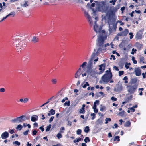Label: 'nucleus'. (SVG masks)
I'll list each match as a JSON object with an SVG mask.
<instances>
[{
	"instance_id": "680f3d73",
	"label": "nucleus",
	"mask_w": 146,
	"mask_h": 146,
	"mask_svg": "<svg viewBox=\"0 0 146 146\" xmlns=\"http://www.w3.org/2000/svg\"><path fill=\"white\" fill-rule=\"evenodd\" d=\"M105 109V107L104 106L101 107L100 109V110L101 111H103Z\"/></svg>"
},
{
	"instance_id": "a19ab883",
	"label": "nucleus",
	"mask_w": 146,
	"mask_h": 146,
	"mask_svg": "<svg viewBox=\"0 0 146 146\" xmlns=\"http://www.w3.org/2000/svg\"><path fill=\"white\" fill-rule=\"evenodd\" d=\"M135 58L134 57H132V60L133 61V62L135 64H137V62L136 60H135Z\"/></svg>"
},
{
	"instance_id": "13d9d810",
	"label": "nucleus",
	"mask_w": 146,
	"mask_h": 146,
	"mask_svg": "<svg viewBox=\"0 0 146 146\" xmlns=\"http://www.w3.org/2000/svg\"><path fill=\"white\" fill-rule=\"evenodd\" d=\"M117 0H112V1H110V3H112V2H113V3H112L113 5H114L115 4V2Z\"/></svg>"
},
{
	"instance_id": "a211bd4d",
	"label": "nucleus",
	"mask_w": 146,
	"mask_h": 146,
	"mask_svg": "<svg viewBox=\"0 0 146 146\" xmlns=\"http://www.w3.org/2000/svg\"><path fill=\"white\" fill-rule=\"evenodd\" d=\"M111 25L110 24L109 25V28H110V31H114L115 30V29L117 27L116 25H113V27H111V25Z\"/></svg>"
},
{
	"instance_id": "aec40b11",
	"label": "nucleus",
	"mask_w": 146,
	"mask_h": 146,
	"mask_svg": "<svg viewBox=\"0 0 146 146\" xmlns=\"http://www.w3.org/2000/svg\"><path fill=\"white\" fill-rule=\"evenodd\" d=\"M49 112L48 114V116H50L51 115H54L55 114V110L52 109L49 111Z\"/></svg>"
},
{
	"instance_id": "0e129e2a",
	"label": "nucleus",
	"mask_w": 146,
	"mask_h": 146,
	"mask_svg": "<svg viewBox=\"0 0 146 146\" xmlns=\"http://www.w3.org/2000/svg\"><path fill=\"white\" fill-rule=\"evenodd\" d=\"M37 133V131L36 130H34L33 131L32 134L33 135H36Z\"/></svg>"
},
{
	"instance_id": "e433bc0d",
	"label": "nucleus",
	"mask_w": 146,
	"mask_h": 146,
	"mask_svg": "<svg viewBox=\"0 0 146 146\" xmlns=\"http://www.w3.org/2000/svg\"><path fill=\"white\" fill-rule=\"evenodd\" d=\"M105 124H107L108 123V121L110 122L111 121V119L110 118H106L105 119Z\"/></svg>"
},
{
	"instance_id": "ea45409f",
	"label": "nucleus",
	"mask_w": 146,
	"mask_h": 146,
	"mask_svg": "<svg viewBox=\"0 0 146 146\" xmlns=\"http://www.w3.org/2000/svg\"><path fill=\"white\" fill-rule=\"evenodd\" d=\"M84 141L86 143H87V142H90V140L89 137H86L85 139H84Z\"/></svg>"
},
{
	"instance_id": "1a4fd4ad",
	"label": "nucleus",
	"mask_w": 146,
	"mask_h": 146,
	"mask_svg": "<svg viewBox=\"0 0 146 146\" xmlns=\"http://www.w3.org/2000/svg\"><path fill=\"white\" fill-rule=\"evenodd\" d=\"M134 72L136 76H139L141 74V70L139 68H135L134 69Z\"/></svg>"
},
{
	"instance_id": "5701e85b",
	"label": "nucleus",
	"mask_w": 146,
	"mask_h": 146,
	"mask_svg": "<svg viewBox=\"0 0 146 146\" xmlns=\"http://www.w3.org/2000/svg\"><path fill=\"white\" fill-rule=\"evenodd\" d=\"M102 120L101 119H99L96 121V125H98L99 124H101L102 123Z\"/></svg>"
},
{
	"instance_id": "f3484780",
	"label": "nucleus",
	"mask_w": 146,
	"mask_h": 146,
	"mask_svg": "<svg viewBox=\"0 0 146 146\" xmlns=\"http://www.w3.org/2000/svg\"><path fill=\"white\" fill-rule=\"evenodd\" d=\"M34 43L37 42L38 41V39L35 36H33L31 40Z\"/></svg>"
},
{
	"instance_id": "f8f14e48",
	"label": "nucleus",
	"mask_w": 146,
	"mask_h": 146,
	"mask_svg": "<svg viewBox=\"0 0 146 146\" xmlns=\"http://www.w3.org/2000/svg\"><path fill=\"white\" fill-rule=\"evenodd\" d=\"M88 76H94V75L95 74V72L91 69H89L87 72Z\"/></svg>"
},
{
	"instance_id": "473e14b6",
	"label": "nucleus",
	"mask_w": 146,
	"mask_h": 146,
	"mask_svg": "<svg viewBox=\"0 0 146 146\" xmlns=\"http://www.w3.org/2000/svg\"><path fill=\"white\" fill-rule=\"evenodd\" d=\"M125 111H123L119 113L118 115L120 116H123L124 115Z\"/></svg>"
},
{
	"instance_id": "79ce46f5",
	"label": "nucleus",
	"mask_w": 146,
	"mask_h": 146,
	"mask_svg": "<svg viewBox=\"0 0 146 146\" xmlns=\"http://www.w3.org/2000/svg\"><path fill=\"white\" fill-rule=\"evenodd\" d=\"M129 34L130 35V39H132L134 36L133 35V33L132 32H130L129 33Z\"/></svg>"
},
{
	"instance_id": "c9c22d12",
	"label": "nucleus",
	"mask_w": 146,
	"mask_h": 146,
	"mask_svg": "<svg viewBox=\"0 0 146 146\" xmlns=\"http://www.w3.org/2000/svg\"><path fill=\"white\" fill-rule=\"evenodd\" d=\"M136 49L133 48L132 50V52H131V54H134V53H136Z\"/></svg>"
},
{
	"instance_id": "e2e57ef3",
	"label": "nucleus",
	"mask_w": 146,
	"mask_h": 146,
	"mask_svg": "<svg viewBox=\"0 0 146 146\" xmlns=\"http://www.w3.org/2000/svg\"><path fill=\"white\" fill-rule=\"evenodd\" d=\"M51 99H49V100H48V101H47V102H46V103H44V104H43V105H41L40 106L41 107H42V106H44L45 105V104H47L49 102V100H50Z\"/></svg>"
},
{
	"instance_id": "b1692460",
	"label": "nucleus",
	"mask_w": 146,
	"mask_h": 146,
	"mask_svg": "<svg viewBox=\"0 0 146 146\" xmlns=\"http://www.w3.org/2000/svg\"><path fill=\"white\" fill-rule=\"evenodd\" d=\"M124 125L125 127H129L131 125V122L129 121H128L125 123Z\"/></svg>"
},
{
	"instance_id": "49530a36",
	"label": "nucleus",
	"mask_w": 146,
	"mask_h": 146,
	"mask_svg": "<svg viewBox=\"0 0 146 146\" xmlns=\"http://www.w3.org/2000/svg\"><path fill=\"white\" fill-rule=\"evenodd\" d=\"M95 114L94 113H92L91 114V115L93 116V117L91 118V119L92 120H93L95 118Z\"/></svg>"
},
{
	"instance_id": "6ab92c4d",
	"label": "nucleus",
	"mask_w": 146,
	"mask_h": 146,
	"mask_svg": "<svg viewBox=\"0 0 146 146\" xmlns=\"http://www.w3.org/2000/svg\"><path fill=\"white\" fill-rule=\"evenodd\" d=\"M97 56L96 55L95 53L94 54V55L93 57V58L92 57V55L91 56V60H94V61H97L98 60V58L97 57Z\"/></svg>"
},
{
	"instance_id": "09e8293b",
	"label": "nucleus",
	"mask_w": 146,
	"mask_h": 146,
	"mask_svg": "<svg viewBox=\"0 0 146 146\" xmlns=\"http://www.w3.org/2000/svg\"><path fill=\"white\" fill-rule=\"evenodd\" d=\"M119 136H116L114 138V141H115V140H117L118 141H119L120 139H119Z\"/></svg>"
},
{
	"instance_id": "2eb2a0df",
	"label": "nucleus",
	"mask_w": 146,
	"mask_h": 146,
	"mask_svg": "<svg viewBox=\"0 0 146 146\" xmlns=\"http://www.w3.org/2000/svg\"><path fill=\"white\" fill-rule=\"evenodd\" d=\"M129 31L128 29H125L124 31L121 33L120 35L122 36H126Z\"/></svg>"
},
{
	"instance_id": "393cba45",
	"label": "nucleus",
	"mask_w": 146,
	"mask_h": 146,
	"mask_svg": "<svg viewBox=\"0 0 146 146\" xmlns=\"http://www.w3.org/2000/svg\"><path fill=\"white\" fill-rule=\"evenodd\" d=\"M90 130L89 127L88 126H86L84 129V131L86 133H88Z\"/></svg>"
},
{
	"instance_id": "2f4dec72",
	"label": "nucleus",
	"mask_w": 146,
	"mask_h": 146,
	"mask_svg": "<svg viewBox=\"0 0 146 146\" xmlns=\"http://www.w3.org/2000/svg\"><path fill=\"white\" fill-rule=\"evenodd\" d=\"M65 128L64 127H62L61 129L60 130V131L59 133H63L64 132V131L65 130Z\"/></svg>"
},
{
	"instance_id": "de8ad7c7",
	"label": "nucleus",
	"mask_w": 146,
	"mask_h": 146,
	"mask_svg": "<svg viewBox=\"0 0 146 146\" xmlns=\"http://www.w3.org/2000/svg\"><path fill=\"white\" fill-rule=\"evenodd\" d=\"M119 76H120L123 74L124 71H119Z\"/></svg>"
},
{
	"instance_id": "4468645a",
	"label": "nucleus",
	"mask_w": 146,
	"mask_h": 146,
	"mask_svg": "<svg viewBox=\"0 0 146 146\" xmlns=\"http://www.w3.org/2000/svg\"><path fill=\"white\" fill-rule=\"evenodd\" d=\"M105 64H102L99 66V70L101 71V73H102L104 70Z\"/></svg>"
},
{
	"instance_id": "37998d69",
	"label": "nucleus",
	"mask_w": 146,
	"mask_h": 146,
	"mask_svg": "<svg viewBox=\"0 0 146 146\" xmlns=\"http://www.w3.org/2000/svg\"><path fill=\"white\" fill-rule=\"evenodd\" d=\"M123 79V80H124L125 81L124 82L125 83H128V81H127V80L128 79V78H127V76H125V77H124Z\"/></svg>"
},
{
	"instance_id": "0eeeda50",
	"label": "nucleus",
	"mask_w": 146,
	"mask_h": 146,
	"mask_svg": "<svg viewBox=\"0 0 146 146\" xmlns=\"http://www.w3.org/2000/svg\"><path fill=\"white\" fill-rule=\"evenodd\" d=\"M84 15L88 19V20L90 22V24L91 26H92L93 24V21H92L90 16L89 15L88 13L86 12H84Z\"/></svg>"
},
{
	"instance_id": "ddd939ff",
	"label": "nucleus",
	"mask_w": 146,
	"mask_h": 146,
	"mask_svg": "<svg viewBox=\"0 0 146 146\" xmlns=\"http://www.w3.org/2000/svg\"><path fill=\"white\" fill-rule=\"evenodd\" d=\"M9 136V134L7 132L5 131L1 135V138L3 139L7 138Z\"/></svg>"
},
{
	"instance_id": "c85d7f7f",
	"label": "nucleus",
	"mask_w": 146,
	"mask_h": 146,
	"mask_svg": "<svg viewBox=\"0 0 146 146\" xmlns=\"http://www.w3.org/2000/svg\"><path fill=\"white\" fill-rule=\"evenodd\" d=\"M51 124H49L48 126L46 128V132H48L49 131L51 128Z\"/></svg>"
},
{
	"instance_id": "cd10ccee",
	"label": "nucleus",
	"mask_w": 146,
	"mask_h": 146,
	"mask_svg": "<svg viewBox=\"0 0 146 146\" xmlns=\"http://www.w3.org/2000/svg\"><path fill=\"white\" fill-rule=\"evenodd\" d=\"M23 127L22 125L20 124H19L17 125V127L16 128V129H19L20 130H21Z\"/></svg>"
},
{
	"instance_id": "338daca9",
	"label": "nucleus",
	"mask_w": 146,
	"mask_h": 146,
	"mask_svg": "<svg viewBox=\"0 0 146 146\" xmlns=\"http://www.w3.org/2000/svg\"><path fill=\"white\" fill-rule=\"evenodd\" d=\"M140 61L141 62H142L143 63H144V62L143 61V60H144V58L143 57H140Z\"/></svg>"
},
{
	"instance_id": "a18cd8bd",
	"label": "nucleus",
	"mask_w": 146,
	"mask_h": 146,
	"mask_svg": "<svg viewBox=\"0 0 146 146\" xmlns=\"http://www.w3.org/2000/svg\"><path fill=\"white\" fill-rule=\"evenodd\" d=\"M13 143V144H15L17 145H18V146L20 145V143L19 142H18V141H17L14 142Z\"/></svg>"
},
{
	"instance_id": "4be33fe9",
	"label": "nucleus",
	"mask_w": 146,
	"mask_h": 146,
	"mask_svg": "<svg viewBox=\"0 0 146 146\" xmlns=\"http://www.w3.org/2000/svg\"><path fill=\"white\" fill-rule=\"evenodd\" d=\"M123 89L122 86L121 85H118L117 87V90L118 92H120Z\"/></svg>"
},
{
	"instance_id": "39448f33",
	"label": "nucleus",
	"mask_w": 146,
	"mask_h": 146,
	"mask_svg": "<svg viewBox=\"0 0 146 146\" xmlns=\"http://www.w3.org/2000/svg\"><path fill=\"white\" fill-rule=\"evenodd\" d=\"M27 119L25 116L22 115L12 119L11 121L13 123H19L25 121Z\"/></svg>"
},
{
	"instance_id": "f03ea898",
	"label": "nucleus",
	"mask_w": 146,
	"mask_h": 146,
	"mask_svg": "<svg viewBox=\"0 0 146 146\" xmlns=\"http://www.w3.org/2000/svg\"><path fill=\"white\" fill-rule=\"evenodd\" d=\"M112 77V74L109 70L106 72L105 74L102 77L101 79L104 84H107L111 79Z\"/></svg>"
},
{
	"instance_id": "8fccbe9b",
	"label": "nucleus",
	"mask_w": 146,
	"mask_h": 146,
	"mask_svg": "<svg viewBox=\"0 0 146 146\" xmlns=\"http://www.w3.org/2000/svg\"><path fill=\"white\" fill-rule=\"evenodd\" d=\"M81 132H82L81 130L80 129H78L77 130V132H76V133L78 135H80L81 134Z\"/></svg>"
},
{
	"instance_id": "6e6d98bb",
	"label": "nucleus",
	"mask_w": 146,
	"mask_h": 146,
	"mask_svg": "<svg viewBox=\"0 0 146 146\" xmlns=\"http://www.w3.org/2000/svg\"><path fill=\"white\" fill-rule=\"evenodd\" d=\"M28 101V99L27 98H25L23 100V102L24 103L27 102Z\"/></svg>"
},
{
	"instance_id": "7c9ffc66",
	"label": "nucleus",
	"mask_w": 146,
	"mask_h": 146,
	"mask_svg": "<svg viewBox=\"0 0 146 146\" xmlns=\"http://www.w3.org/2000/svg\"><path fill=\"white\" fill-rule=\"evenodd\" d=\"M96 106H94L93 107V109L94 110V111L95 113H97L98 111V110L96 109Z\"/></svg>"
},
{
	"instance_id": "412c9836",
	"label": "nucleus",
	"mask_w": 146,
	"mask_h": 146,
	"mask_svg": "<svg viewBox=\"0 0 146 146\" xmlns=\"http://www.w3.org/2000/svg\"><path fill=\"white\" fill-rule=\"evenodd\" d=\"M28 2L27 1H24V3L23 4H21V5L22 7H26L28 6L29 5L28 4Z\"/></svg>"
},
{
	"instance_id": "052dcab7",
	"label": "nucleus",
	"mask_w": 146,
	"mask_h": 146,
	"mask_svg": "<svg viewBox=\"0 0 146 146\" xmlns=\"http://www.w3.org/2000/svg\"><path fill=\"white\" fill-rule=\"evenodd\" d=\"M128 109H130L132 112H134L135 111V110L133 107L131 108H129Z\"/></svg>"
},
{
	"instance_id": "bf43d9fd",
	"label": "nucleus",
	"mask_w": 146,
	"mask_h": 146,
	"mask_svg": "<svg viewBox=\"0 0 146 146\" xmlns=\"http://www.w3.org/2000/svg\"><path fill=\"white\" fill-rule=\"evenodd\" d=\"M117 22L120 23V24L122 25H123L124 24V23H123V22H122L121 21H117Z\"/></svg>"
},
{
	"instance_id": "9d476101",
	"label": "nucleus",
	"mask_w": 146,
	"mask_h": 146,
	"mask_svg": "<svg viewBox=\"0 0 146 146\" xmlns=\"http://www.w3.org/2000/svg\"><path fill=\"white\" fill-rule=\"evenodd\" d=\"M101 51L100 48H98L94 49V52L92 54V57L93 58L94 53H95L96 55L98 56Z\"/></svg>"
},
{
	"instance_id": "9b49d317",
	"label": "nucleus",
	"mask_w": 146,
	"mask_h": 146,
	"mask_svg": "<svg viewBox=\"0 0 146 146\" xmlns=\"http://www.w3.org/2000/svg\"><path fill=\"white\" fill-rule=\"evenodd\" d=\"M81 68H80L75 74L74 77L75 78H79L81 74Z\"/></svg>"
},
{
	"instance_id": "423d86ee",
	"label": "nucleus",
	"mask_w": 146,
	"mask_h": 146,
	"mask_svg": "<svg viewBox=\"0 0 146 146\" xmlns=\"http://www.w3.org/2000/svg\"><path fill=\"white\" fill-rule=\"evenodd\" d=\"M137 88V87L135 85L131 86H129L128 89V91L131 94H133Z\"/></svg>"
},
{
	"instance_id": "5fc2aeb1",
	"label": "nucleus",
	"mask_w": 146,
	"mask_h": 146,
	"mask_svg": "<svg viewBox=\"0 0 146 146\" xmlns=\"http://www.w3.org/2000/svg\"><path fill=\"white\" fill-rule=\"evenodd\" d=\"M10 15H12L13 17L14 16L15 14V12L14 11L11 12L10 13Z\"/></svg>"
},
{
	"instance_id": "20e7f679",
	"label": "nucleus",
	"mask_w": 146,
	"mask_h": 146,
	"mask_svg": "<svg viewBox=\"0 0 146 146\" xmlns=\"http://www.w3.org/2000/svg\"><path fill=\"white\" fill-rule=\"evenodd\" d=\"M106 38H105L104 37L101 36L100 35V36L98 38L97 40V44L100 47L99 48H100L101 50H106L105 48L106 47H104V45H103V43Z\"/></svg>"
},
{
	"instance_id": "58836bf2",
	"label": "nucleus",
	"mask_w": 146,
	"mask_h": 146,
	"mask_svg": "<svg viewBox=\"0 0 146 146\" xmlns=\"http://www.w3.org/2000/svg\"><path fill=\"white\" fill-rule=\"evenodd\" d=\"M79 112L80 113L84 114L85 112L84 109L81 108L79 111Z\"/></svg>"
},
{
	"instance_id": "4d7b16f0",
	"label": "nucleus",
	"mask_w": 146,
	"mask_h": 146,
	"mask_svg": "<svg viewBox=\"0 0 146 146\" xmlns=\"http://www.w3.org/2000/svg\"><path fill=\"white\" fill-rule=\"evenodd\" d=\"M54 117L53 116H52L50 119H49V122L50 123L53 120V119L54 118Z\"/></svg>"
},
{
	"instance_id": "774afa93",
	"label": "nucleus",
	"mask_w": 146,
	"mask_h": 146,
	"mask_svg": "<svg viewBox=\"0 0 146 146\" xmlns=\"http://www.w3.org/2000/svg\"><path fill=\"white\" fill-rule=\"evenodd\" d=\"M39 129L41 130L42 131H43L44 130V129L43 128V127L42 126L40 127L39 128Z\"/></svg>"
},
{
	"instance_id": "c03bdc74",
	"label": "nucleus",
	"mask_w": 146,
	"mask_h": 146,
	"mask_svg": "<svg viewBox=\"0 0 146 146\" xmlns=\"http://www.w3.org/2000/svg\"><path fill=\"white\" fill-rule=\"evenodd\" d=\"M89 86V84H88V82H86L85 83V84L82 87L84 88H85L87 86Z\"/></svg>"
},
{
	"instance_id": "f257e3e1",
	"label": "nucleus",
	"mask_w": 146,
	"mask_h": 146,
	"mask_svg": "<svg viewBox=\"0 0 146 146\" xmlns=\"http://www.w3.org/2000/svg\"><path fill=\"white\" fill-rule=\"evenodd\" d=\"M24 39L25 37L22 36H17L14 37L13 42V44H16V47L17 50H22L23 48L26 47V43L21 41Z\"/></svg>"
},
{
	"instance_id": "dca6fc26",
	"label": "nucleus",
	"mask_w": 146,
	"mask_h": 146,
	"mask_svg": "<svg viewBox=\"0 0 146 146\" xmlns=\"http://www.w3.org/2000/svg\"><path fill=\"white\" fill-rule=\"evenodd\" d=\"M38 119V117L36 115H33L31 117V120L33 122L36 121Z\"/></svg>"
},
{
	"instance_id": "603ef678",
	"label": "nucleus",
	"mask_w": 146,
	"mask_h": 146,
	"mask_svg": "<svg viewBox=\"0 0 146 146\" xmlns=\"http://www.w3.org/2000/svg\"><path fill=\"white\" fill-rule=\"evenodd\" d=\"M111 100L113 101H116L117 99L116 98H115L114 97H112L111 98Z\"/></svg>"
},
{
	"instance_id": "6e6552de",
	"label": "nucleus",
	"mask_w": 146,
	"mask_h": 146,
	"mask_svg": "<svg viewBox=\"0 0 146 146\" xmlns=\"http://www.w3.org/2000/svg\"><path fill=\"white\" fill-rule=\"evenodd\" d=\"M143 33L141 31H139L136 34L135 38L136 39H141L142 38Z\"/></svg>"
},
{
	"instance_id": "a878e982",
	"label": "nucleus",
	"mask_w": 146,
	"mask_h": 146,
	"mask_svg": "<svg viewBox=\"0 0 146 146\" xmlns=\"http://www.w3.org/2000/svg\"><path fill=\"white\" fill-rule=\"evenodd\" d=\"M129 95V94H127V97H126V98L127 99V101H128L129 100H131L132 97V96L131 95H130L129 96H128Z\"/></svg>"
},
{
	"instance_id": "4c0bfd02",
	"label": "nucleus",
	"mask_w": 146,
	"mask_h": 146,
	"mask_svg": "<svg viewBox=\"0 0 146 146\" xmlns=\"http://www.w3.org/2000/svg\"><path fill=\"white\" fill-rule=\"evenodd\" d=\"M70 104V101H68L66 102L64 104V106H69Z\"/></svg>"
},
{
	"instance_id": "f704fd0d",
	"label": "nucleus",
	"mask_w": 146,
	"mask_h": 146,
	"mask_svg": "<svg viewBox=\"0 0 146 146\" xmlns=\"http://www.w3.org/2000/svg\"><path fill=\"white\" fill-rule=\"evenodd\" d=\"M56 137L58 139H60L62 137V136L60 133H59L57 135Z\"/></svg>"
},
{
	"instance_id": "69168bd1",
	"label": "nucleus",
	"mask_w": 146,
	"mask_h": 146,
	"mask_svg": "<svg viewBox=\"0 0 146 146\" xmlns=\"http://www.w3.org/2000/svg\"><path fill=\"white\" fill-rule=\"evenodd\" d=\"M79 141V139H78V138L74 140L73 141L74 143H76L77 142H78Z\"/></svg>"
},
{
	"instance_id": "864d4df0",
	"label": "nucleus",
	"mask_w": 146,
	"mask_h": 146,
	"mask_svg": "<svg viewBox=\"0 0 146 146\" xmlns=\"http://www.w3.org/2000/svg\"><path fill=\"white\" fill-rule=\"evenodd\" d=\"M5 91V89L4 88H0V92H3Z\"/></svg>"
},
{
	"instance_id": "7ed1b4c3",
	"label": "nucleus",
	"mask_w": 146,
	"mask_h": 146,
	"mask_svg": "<svg viewBox=\"0 0 146 146\" xmlns=\"http://www.w3.org/2000/svg\"><path fill=\"white\" fill-rule=\"evenodd\" d=\"M97 17H96L95 18L96 21H94V22H93V24L92 25L94 26V31L96 33L98 32L99 33V35L98 36V38L100 36V35L101 36L104 37L105 35L104 30H102L101 28L100 27H99L97 25L96 23V21Z\"/></svg>"
},
{
	"instance_id": "3c124183",
	"label": "nucleus",
	"mask_w": 146,
	"mask_h": 146,
	"mask_svg": "<svg viewBox=\"0 0 146 146\" xmlns=\"http://www.w3.org/2000/svg\"><path fill=\"white\" fill-rule=\"evenodd\" d=\"M29 131V130H26L23 133V134L24 135H27L28 132Z\"/></svg>"
},
{
	"instance_id": "72a5a7b5",
	"label": "nucleus",
	"mask_w": 146,
	"mask_h": 146,
	"mask_svg": "<svg viewBox=\"0 0 146 146\" xmlns=\"http://www.w3.org/2000/svg\"><path fill=\"white\" fill-rule=\"evenodd\" d=\"M99 101L97 100L94 103L93 106H96L97 105H98L99 104Z\"/></svg>"
},
{
	"instance_id": "bb28decb",
	"label": "nucleus",
	"mask_w": 146,
	"mask_h": 146,
	"mask_svg": "<svg viewBox=\"0 0 146 146\" xmlns=\"http://www.w3.org/2000/svg\"><path fill=\"white\" fill-rule=\"evenodd\" d=\"M51 81L53 84H55L57 83V80L56 79H52L51 80Z\"/></svg>"
},
{
	"instance_id": "c756f323",
	"label": "nucleus",
	"mask_w": 146,
	"mask_h": 146,
	"mask_svg": "<svg viewBox=\"0 0 146 146\" xmlns=\"http://www.w3.org/2000/svg\"><path fill=\"white\" fill-rule=\"evenodd\" d=\"M87 64V62H84L82 65L80 66V67H82V68L84 69L85 66H86V64Z\"/></svg>"
}]
</instances>
